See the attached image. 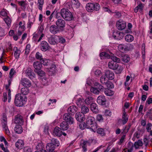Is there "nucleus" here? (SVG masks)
I'll list each match as a JSON object with an SVG mask.
<instances>
[{
  "label": "nucleus",
  "instance_id": "obj_1",
  "mask_svg": "<svg viewBox=\"0 0 152 152\" xmlns=\"http://www.w3.org/2000/svg\"><path fill=\"white\" fill-rule=\"evenodd\" d=\"M86 124L87 128L90 129L92 131L94 132L96 131L97 128V125L94 117L88 116L86 119Z\"/></svg>",
  "mask_w": 152,
  "mask_h": 152
},
{
  "label": "nucleus",
  "instance_id": "obj_2",
  "mask_svg": "<svg viewBox=\"0 0 152 152\" xmlns=\"http://www.w3.org/2000/svg\"><path fill=\"white\" fill-rule=\"evenodd\" d=\"M60 14L63 18L66 21H70L73 18L72 13L67 9L63 8L61 9Z\"/></svg>",
  "mask_w": 152,
  "mask_h": 152
},
{
  "label": "nucleus",
  "instance_id": "obj_3",
  "mask_svg": "<svg viewBox=\"0 0 152 152\" xmlns=\"http://www.w3.org/2000/svg\"><path fill=\"white\" fill-rule=\"evenodd\" d=\"M26 98H23L21 94H18L15 96L14 103L16 106L22 107L25 104Z\"/></svg>",
  "mask_w": 152,
  "mask_h": 152
},
{
  "label": "nucleus",
  "instance_id": "obj_4",
  "mask_svg": "<svg viewBox=\"0 0 152 152\" xmlns=\"http://www.w3.org/2000/svg\"><path fill=\"white\" fill-rule=\"evenodd\" d=\"M73 115L69 113H65L64 115L63 118L65 121L68 123L70 124H72L74 122V119L72 117Z\"/></svg>",
  "mask_w": 152,
  "mask_h": 152
},
{
  "label": "nucleus",
  "instance_id": "obj_5",
  "mask_svg": "<svg viewBox=\"0 0 152 152\" xmlns=\"http://www.w3.org/2000/svg\"><path fill=\"white\" fill-rule=\"evenodd\" d=\"M26 76L31 79L35 77L36 75L33 70L30 68H28L26 70Z\"/></svg>",
  "mask_w": 152,
  "mask_h": 152
},
{
  "label": "nucleus",
  "instance_id": "obj_6",
  "mask_svg": "<svg viewBox=\"0 0 152 152\" xmlns=\"http://www.w3.org/2000/svg\"><path fill=\"white\" fill-rule=\"evenodd\" d=\"M20 83L25 87H29L31 86V81L27 78H22L20 80Z\"/></svg>",
  "mask_w": 152,
  "mask_h": 152
},
{
  "label": "nucleus",
  "instance_id": "obj_7",
  "mask_svg": "<svg viewBox=\"0 0 152 152\" xmlns=\"http://www.w3.org/2000/svg\"><path fill=\"white\" fill-rule=\"evenodd\" d=\"M126 26L125 22L120 20L116 23V26L117 28L120 30H121L125 28Z\"/></svg>",
  "mask_w": 152,
  "mask_h": 152
},
{
  "label": "nucleus",
  "instance_id": "obj_8",
  "mask_svg": "<svg viewBox=\"0 0 152 152\" xmlns=\"http://www.w3.org/2000/svg\"><path fill=\"white\" fill-rule=\"evenodd\" d=\"M41 50L43 51H45L49 50L50 46L49 44L46 41H42L40 45Z\"/></svg>",
  "mask_w": 152,
  "mask_h": 152
},
{
  "label": "nucleus",
  "instance_id": "obj_9",
  "mask_svg": "<svg viewBox=\"0 0 152 152\" xmlns=\"http://www.w3.org/2000/svg\"><path fill=\"white\" fill-rule=\"evenodd\" d=\"M56 25L60 28H64L65 26L66 22L65 20L63 19H58L56 22Z\"/></svg>",
  "mask_w": 152,
  "mask_h": 152
},
{
  "label": "nucleus",
  "instance_id": "obj_10",
  "mask_svg": "<svg viewBox=\"0 0 152 152\" xmlns=\"http://www.w3.org/2000/svg\"><path fill=\"white\" fill-rule=\"evenodd\" d=\"M76 119L79 122H82L85 119L84 114L81 112L77 113L75 115Z\"/></svg>",
  "mask_w": 152,
  "mask_h": 152
},
{
  "label": "nucleus",
  "instance_id": "obj_11",
  "mask_svg": "<svg viewBox=\"0 0 152 152\" xmlns=\"http://www.w3.org/2000/svg\"><path fill=\"white\" fill-rule=\"evenodd\" d=\"M14 121L15 124H18L21 125L23 124L24 122L23 117L20 114H18L15 116Z\"/></svg>",
  "mask_w": 152,
  "mask_h": 152
},
{
  "label": "nucleus",
  "instance_id": "obj_12",
  "mask_svg": "<svg viewBox=\"0 0 152 152\" xmlns=\"http://www.w3.org/2000/svg\"><path fill=\"white\" fill-rule=\"evenodd\" d=\"M50 31L52 34H55L59 32V28L57 26L52 25L50 27Z\"/></svg>",
  "mask_w": 152,
  "mask_h": 152
},
{
  "label": "nucleus",
  "instance_id": "obj_13",
  "mask_svg": "<svg viewBox=\"0 0 152 152\" xmlns=\"http://www.w3.org/2000/svg\"><path fill=\"white\" fill-rule=\"evenodd\" d=\"M105 76L110 80H112L114 78V74L113 72L110 70H107L104 73Z\"/></svg>",
  "mask_w": 152,
  "mask_h": 152
},
{
  "label": "nucleus",
  "instance_id": "obj_14",
  "mask_svg": "<svg viewBox=\"0 0 152 152\" xmlns=\"http://www.w3.org/2000/svg\"><path fill=\"white\" fill-rule=\"evenodd\" d=\"M129 116L126 114L125 112V109H124L123 111V113L122 115V118L121 121H122V124H126L128 121ZM120 121L121 120L120 119Z\"/></svg>",
  "mask_w": 152,
  "mask_h": 152
},
{
  "label": "nucleus",
  "instance_id": "obj_15",
  "mask_svg": "<svg viewBox=\"0 0 152 152\" xmlns=\"http://www.w3.org/2000/svg\"><path fill=\"white\" fill-rule=\"evenodd\" d=\"M106 101V99L104 96H99L97 99V102L101 105L105 104Z\"/></svg>",
  "mask_w": 152,
  "mask_h": 152
},
{
  "label": "nucleus",
  "instance_id": "obj_16",
  "mask_svg": "<svg viewBox=\"0 0 152 152\" xmlns=\"http://www.w3.org/2000/svg\"><path fill=\"white\" fill-rule=\"evenodd\" d=\"M61 130V129L58 126L56 127L53 130V135L59 137L61 136L62 132Z\"/></svg>",
  "mask_w": 152,
  "mask_h": 152
},
{
  "label": "nucleus",
  "instance_id": "obj_17",
  "mask_svg": "<svg viewBox=\"0 0 152 152\" xmlns=\"http://www.w3.org/2000/svg\"><path fill=\"white\" fill-rule=\"evenodd\" d=\"M33 66L35 69L34 71L40 70L42 67L41 63L39 61H35L33 64Z\"/></svg>",
  "mask_w": 152,
  "mask_h": 152
},
{
  "label": "nucleus",
  "instance_id": "obj_18",
  "mask_svg": "<svg viewBox=\"0 0 152 152\" xmlns=\"http://www.w3.org/2000/svg\"><path fill=\"white\" fill-rule=\"evenodd\" d=\"M108 66L110 69L115 70L118 67V64L113 61H111L108 63Z\"/></svg>",
  "mask_w": 152,
  "mask_h": 152
},
{
  "label": "nucleus",
  "instance_id": "obj_19",
  "mask_svg": "<svg viewBox=\"0 0 152 152\" xmlns=\"http://www.w3.org/2000/svg\"><path fill=\"white\" fill-rule=\"evenodd\" d=\"M67 111L68 113H70L72 115H74L77 111V108L75 106H71L68 108Z\"/></svg>",
  "mask_w": 152,
  "mask_h": 152
},
{
  "label": "nucleus",
  "instance_id": "obj_20",
  "mask_svg": "<svg viewBox=\"0 0 152 152\" xmlns=\"http://www.w3.org/2000/svg\"><path fill=\"white\" fill-rule=\"evenodd\" d=\"M91 109L95 113H97L99 112V110L97 105L95 103H93L90 105Z\"/></svg>",
  "mask_w": 152,
  "mask_h": 152
},
{
  "label": "nucleus",
  "instance_id": "obj_21",
  "mask_svg": "<svg viewBox=\"0 0 152 152\" xmlns=\"http://www.w3.org/2000/svg\"><path fill=\"white\" fill-rule=\"evenodd\" d=\"M46 148L49 152H55L54 151L55 146L51 143H48L46 146Z\"/></svg>",
  "mask_w": 152,
  "mask_h": 152
},
{
  "label": "nucleus",
  "instance_id": "obj_22",
  "mask_svg": "<svg viewBox=\"0 0 152 152\" xmlns=\"http://www.w3.org/2000/svg\"><path fill=\"white\" fill-rule=\"evenodd\" d=\"M113 36L115 39L119 40L123 37V33L118 31L114 33Z\"/></svg>",
  "mask_w": 152,
  "mask_h": 152
},
{
  "label": "nucleus",
  "instance_id": "obj_23",
  "mask_svg": "<svg viewBox=\"0 0 152 152\" xmlns=\"http://www.w3.org/2000/svg\"><path fill=\"white\" fill-rule=\"evenodd\" d=\"M60 127L61 129L63 130H66L69 128L68 123L66 121H64L61 124Z\"/></svg>",
  "mask_w": 152,
  "mask_h": 152
},
{
  "label": "nucleus",
  "instance_id": "obj_24",
  "mask_svg": "<svg viewBox=\"0 0 152 152\" xmlns=\"http://www.w3.org/2000/svg\"><path fill=\"white\" fill-rule=\"evenodd\" d=\"M94 6L93 3H88L86 4V9L88 12H92L93 11V6Z\"/></svg>",
  "mask_w": 152,
  "mask_h": 152
},
{
  "label": "nucleus",
  "instance_id": "obj_25",
  "mask_svg": "<svg viewBox=\"0 0 152 152\" xmlns=\"http://www.w3.org/2000/svg\"><path fill=\"white\" fill-rule=\"evenodd\" d=\"M90 141L89 140H87L83 141V143L80 144L84 152H85L87 151L86 147L87 145H90Z\"/></svg>",
  "mask_w": 152,
  "mask_h": 152
},
{
  "label": "nucleus",
  "instance_id": "obj_26",
  "mask_svg": "<svg viewBox=\"0 0 152 152\" xmlns=\"http://www.w3.org/2000/svg\"><path fill=\"white\" fill-rule=\"evenodd\" d=\"M24 142L23 140H19L15 143L16 147L19 149H22L24 145Z\"/></svg>",
  "mask_w": 152,
  "mask_h": 152
},
{
  "label": "nucleus",
  "instance_id": "obj_27",
  "mask_svg": "<svg viewBox=\"0 0 152 152\" xmlns=\"http://www.w3.org/2000/svg\"><path fill=\"white\" fill-rule=\"evenodd\" d=\"M14 130L16 133L21 134L23 132V128L21 125H16L14 128Z\"/></svg>",
  "mask_w": 152,
  "mask_h": 152
},
{
  "label": "nucleus",
  "instance_id": "obj_28",
  "mask_svg": "<svg viewBox=\"0 0 152 152\" xmlns=\"http://www.w3.org/2000/svg\"><path fill=\"white\" fill-rule=\"evenodd\" d=\"M85 100V103L87 105H91L93 103L94 99L91 96H88Z\"/></svg>",
  "mask_w": 152,
  "mask_h": 152
},
{
  "label": "nucleus",
  "instance_id": "obj_29",
  "mask_svg": "<svg viewBox=\"0 0 152 152\" xmlns=\"http://www.w3.org/2000/svg\"><path fill=\"white\" fill-rule=\"evenodd\" d=\"M143 145V143L141 140H139L137 141L134 142V146L136 149L139 148L140 146H142Z\"/></svg>",
  "mask_w": 152,
  "mask_h": 152
},
{
  "label": "nucleus",
  "instance_id": "obj_30",
  "mask_svg": "<svg viewBox=\"0 0 152 152\" xmlns=\"http://www.w3.org/2000/svg\"><path fill=\"white\" fill-rule=\"evenodd\" d=\"M13 50L15 51L14 55L15 58H18L20 52V50L17 47H15L13 48Z\"/></svg>",
  "mask_w": 152,
  "mask_h": 152
},
{
  "label": "nucleus",
  "instance_id": "obj_31",
  "mask_svg": "<svg viewBox=\"0 0 152 152\" xmlns=\"http://www.w3.org/2000/svg\"><path fill=\"white\" fill-rule=\"evenodd\" d=\"M125 39L126 42H131L133 41L134 37L133 36L130 34H127L125 36Z\"/></svg>",
  "mask_w": 152,
  "mask_h": 152
},
{
  "label": "nucleus",
  "instance_id": "obj_32",
  "mask_svg": "<svg viewBox=\"0 0 152 152\" xmlns=\"http://www.w3.org/2000/svg\"><path fill=\"white\" fill-rule=\"evenodd\" d=\"M81 107V110L82 112L81 113L84 114H86L89 111V110L88 107L87 106L84 105H83Z\"/></svg>",
  "mask_w": 152,
  "mask_h": 152
},
{
  "label": "nucleus",
  "instance_id": "obj_33",
  "mask_svg": "<svg viewBox=\"0 0 152 152\" xmlns=\"http://www.w3.org/2000/svg\"><path fill=\"white\" fill-rule=\"evenodd\" d=\"M100 56L101 59L110 58L109 55L105 52L101 53L100 54Z\"/></svg>",
  "mask_w": 152,
  "mask_h": 152
},
{
  "label": "nucleus",
  "instance_id": "obj_34",
  "mask_svg": "<svg viewBox=\"0 0 152 152\" xmlns=\"http://www.w3.org/2000/svg\"><path fill=\"white\" fill-rule=\"evenodd\" d=\"M48 42L52 45H55L56 44V42L54 37L51 36L48 38Z\"/></svg>",
  "mask_w": 152,
  "mask_h": 152
},
{
  "label": "nucleus",
  "instance_id": "obj_35",
  "mask_svg": "<svg viewBox=\"0 0 152 152\" xmlns=\"http://www.w3.org/2000/svg\"><path fill=\"white\" fill-rule=\"evenodd\" d=\"M85 100L84 99L79 98L78 99L77 101V104L78 106L81 107L83 105H84V102Z\"/></svg>",
  "mask_w": 152,
  "mask_h": 152
},
{
  "label": "nucleus",
  "instance_id": "obj_36",
  "mask_svg": "<svg viewBox=\"0 0 152 152\" xmlns=\"http://www.w3.org/2000/svg\"><path fill=\"white\" fill-rule=\"evenodd\" d=\"M105 75H102L100 78V82L103 84H105L109 81L105 77Z\"/></svg>",
  "mask_w": 152,
  "mask_h": 152
},
{
  "label": "nucleus",
  "instance_id": "obj_37",
  "mask_svg": "<svg viewBox=\"0 0 152 152\" xmlns=\"http://www.w3.org/2000/svg\"><path fill=\"white\" fill-rule=\"evenodd\" d=\"M130 60V58L128 55L125 54L122 56V60L124 62L128 63Z\"/></svg>",
  "mask_w": 152,
  "mask_h": 152
},
{
  "label": "nucleus",
  "instance_id": "obj_38",
  "mask_svg": "<svg viewBox=\"0 0 152 152\" xmlns=\"http://www.w3.org/2000/svg\"><path fill=\"white\" fill-rule=\"evenodd\" d=\"M95 86L96 88L99 90V92L101 91H103L104 89V87L103 86L98 83H95Z\"/></svg>",
  "mask_w": 152,
  "mask_h": 152
},
{
  "label": "nucleus",
  "instance_id": "obj_39",
  "mask_svg": "<svg viewBox=\"0 0 152 152\" xmlns=\"http://www.w3.org/2000/svg\"><path fill=\"white\" fill-rule=\"evenodd\" d=\"M105 94L108 96H111L114 94L113 91L109 89H106L104 90Z\"/></svg>",
  "mask_w": 152,
  "mask_h": 152
},
{
  "label": "nucleus",
  "instance_id": "obj_40",
  "mask_svg": "<svg viewBox=\"0 0 152 152\" xmlns=\"http://www.w3.org/2000/svg\"><path fill=\"white\" fill-rule=\"evenodd\" d=\"M51 143H52L54 146L58 147L60 145L59 141L56 139L53 138L51 140Z\"/></svg>",
  "mask_w": 152,
  "mask_h": 152
},
{
  "label": "nucleus",
  "instance_id": "obj_41",
  "mask_svg": "<svg viewBox=\"0 0 152 152\" xmlns=\"http://www.w3.org/2000/svg\"><path fill=\"white\" fill-rule=\"evenodd\" d=\"M110 59L114 61V62L120 63L121 61V60L119 58L115 56H111L110 57Z\"/></svg>",
  "mask_w": 152,
  "mask_h": 152
},
{
  "label": "nucleus",
  "instance_id": "obj_42",
  "mask_svg": "<svg viewBox=\"0 0 152 152\" xmlns=\"http://www.w3.org/2000/svg\"><path fill=\"white\" fill-rule=\"evenodd\" d=\"M28 87H25L21 88V91L22 94L23 95H26L29 92V89Z\"/></svg>",
  "mask_w": 152,
  "mask_h": 152
},
{
  "label": "nucleus",
  "instance_id": "obj_43",
  "mask_svg": "<svg viewBox=\"0 0 152 152\" xmlns=\"http://www.w3.org/2000/svg\"><path fill=\"white\" fill-rule=\"evenodd\" d=\"M94 7H93V11H99L100 8V5L97 3H93Z\"/></svg>",
  "mask_w": 152,
  "mask_h": 152
},
{
  "label": "nucleus",
  "instance_id": "obj_44",
  "mask_svg": "<svg viewBox=\"0 0 152 152\" xmlns=\"http://www.w3.org/2000/svg\"><path fill=\"white\" fill-rule=\"evenodd\" d=\"M4 20L8 26H9L10 25L11 23V20L10 18L8 16H7L4 19Z\"/></svg>",
  "mask_w": 152,
  "mask_h": 152
},
{
  "label": "nucleus",
  "instance_id": "obj_45",
  "mask_svg": "<svg viewBox=\"0 0 152 152\" xmlns=\"http://www.w3.org/2000/svg\"><path fill=\"white\" fill-rule=\"evenodd\" d=\"M96 131L97 132L102 136H103L105 134L104 130L102 128H99Z\"/></svg>",
  "mask_w": 152,
  "mask_h": 152
},
{
  "label": "nucleus",
  "instance_id": "obj_46",
  "mask_svg": "<svg viewBox=\"0 0 152 152\" xmlns=\"http://www.w3.org/2000/svg\"><path fill=\"white\" fill-rule=\"evenodd\" d=\"M118 50L120 52H123L125 51L126 47L124 45L121 44L118 46Z\"/></svg>",
  "mask_w": 152,
  "mask_h": 152
},
{
  "label": "nucleus",
  "instance_id": "obj_47",
  "mask_svg": "<svg viewBox=\"0 0 152 152\" xmlns=\"http://www.w3.org/2000/svg\"><path fill=\"white\" fill-rule=\"evenodd\" d=\"M91 91L94 94H98L100 92L95 87H92L90 89Z\"/></svg>",
  "mask_w": 152,
  "mask_h": 152
},
{
  "label": "nucleus",
  "instance_id": "obj_48",
  "mask_svg": "<svg viewBox=\"0 0 152 152\" xmlns=\"http://www.w3.org/2000/svg\"><path fill=\"white\" fill-rule=\"evenodd\" d=\"M35 57L37 59L39 60L40 61L43 59V57L42 54L39 52L36 53L35 55Z\"/></svg>",
  "mask_w": 152,
  "mask_h": 152
},
{
  "label": "nucleus",
  "instance_id": "obj_49",
  "mask_svg": "<svg viewBox=\"0 0 152 152\" xmlns=\"http://www.w3.org/2000/svg\"><path fill=\"white\" fill-rule=\"evenodd\" d=\"M72 2V4L74 5L76 8H78L79 7L80 5V3L78 0H73Z\"/></svg>",
  "mask_w": 152,
  "mask_h": 152
},
{
  "label": "nucleus",
  "instance_id": "obj_50",
  "mask_svg": "<svg viewBox=\"0 0 152 152\" xmlns=\"http://www.w3.org/2000/svg\"><path fill=\"white\" fill-rule=\"evenodd\" d=\"M105 85L107 86V87L110 88H113L114 87L113 84L110 81H108Z\"/></svg>",
  "mask_w": 152,
  "mask_h": 152
},
{
  "label": "nucleus",
  "instance_id": "obj_51",
  "mask_svg": "<svg viewBox=\"0 0 152 152\" xmlns=\"http://www.w3.org/2000/svg\"><path fill=\"white\" fill-rule=\"evenodd\" d=\"M128 148H129V149L128 150L127 152H131L133 149L134 145L132 143L130 142H128Z\"/></svg>",
  "mask_w": 152,
  "mask_h": 152
},
{
  "label": "nucleus",
  "instance_id": "obj_52",
  "mask_svg": "<svg viewBox=\"0 0 152 152\" xmlns=\"http://www.w3.org/2000/svg\"><path fill=\"white\" fill-rule=\"evenodd\" d=\"M58 42L62 44H64L66 42V40L64 38L61 36H58Z\"/></svg>",
  "mask_w": 152,
  "mask_h": 152
},
{
  "label": "nucleus",
  "instance_id": "obj_53",
  "mask_svg": "<svg viewBox=\"0 0 152 152\" xmlns=\"http://www.w3.org/2000/svg\"><path fill=\"white\" fill-rule=\"evenodd\" d=\"M79 128L81 129H84L87 128V125L86 123H81L79 124Z\"/></svg>",
  "mask_w": 152,
  "mask_h": 152
},
{
  "label": "nucleus",
  "instance_id": "obj_54",
  "mask_svg": "<svg viewBox=\"0 0 152 152\" xmlns=\"http://www.w3.org/2000/svg\"><path fill=\"white\" fill-rule=\"evenodd\" d=\"M30 48V44H28L26 45V51L25 52V54L26 55L28 54Z\"/></svg>",
  "mask_w": 152,
  "mask_h": 152
},
{
  "label": "nucleus",
  "instance_id": "obj_55",
  "mask_svg": "<svg viewBox=\"0 0 152 152\" xmlns=\"http://www.w3.org/2000/svg\"><path fill=\"white\" fill-rule=\"evenodd\" d=\"M116 70V72L117 74L121 73L123 70V68L122 66H119Z\"/></svg>",
  "mask_w": 152,
  "mask_h": 152
},
{
  "label": "nucleus",
  "instance_id": "obj_56",
  "mask_svg": "<svg viewBox=\"0 0 152 152\" xmlns=\"http://www.w3.org/2000/svg\"><path fill=\"white\" fill-rule=\"evenodd\" d=\"M6 34L4 29L0 27V37L4 36Z\"/></svg>",
  "mask_w": 152,
  "mask_h": 152
},
{
  "label": "nucleus",
  "instance_id": "obj_57",
  "mask_svg": "<svg viewBox=\"0 0 152 152\" xmlns=\"http://www.w3.org/2000/svg\"><path fill=\"white\" fill-rule=\"evenodd\" d=\"M48 81L46 78H43L42 79V83L43 85H48Z\"/></svg>",
  "mask_w": 152,
  "mask_h": 152
},
{
  "label": "nucleus",
  "instance_id": "obj_58",
  "mask_svg": "<svg viewBox=\"0 0 152 152\" xmlns=\"http://www.w3.org/2000/svg\"><path fill=\"white\" fill-rule=\"evenodd\" d=\"M35 72L37 73L39 75L41 76H42L45 74V72L42 70H37L35 71Z\"/></svg>",
  "mask_w": 152,
  "mask_h": 152
},
{
  "label": "nucleus",
  "instance_id": "obj_59",
  "mask_svg": "<svg viewBox=\"0 0 152 152\" xmlns=\"http://www.w3.org/2000/svg\"><path fill=\"white\" fill-rule=\"evenodd\" d=\"M96 119L99 122H102L103 120L102 116L101 115H98L97 116Z\"/></svg>",
  "mask_w": 152,
  "mask_h": 152
},
{
  "label": "nucleus",
  "instance_id": "obj_60",
  "mask_svg": "<svg viewBox=\"0 0 152 152\" xmlns=\"http://www.w3.org/2000/svg\"><path fill=\"white\" fill-rule=\"evenodd\" d=\"M16 72L14 70L13 68H12L10 72V77L11 78L12 77L13 75Z\"/></svg>",
  "mask_w": 152,
  "mask_h": 152
},
{
  "label": "nucleus",
  "instance_id": "obj_61",
  "mask_svg": "<svg viewBox=\"0 0 152 152\" xmlns=\"http://www.w3.org/2000/svg\"><path fill=\"white\" fill-rule=\"evenodd\" d=\"M152 124L151 123H148L146 125V129L148 132H149V130L151 129Z\"/></svg>",
  "mask_w": 152,
  "mask_h": 152
},
{
  "label": "nucleus",
  "instance_id": "obj_62",
  "mask_svg": "<svg viewBox=\"0 0 152 152\" xmlns=\"http://www.w3.org/2000/svg\"><path fill=\"white\" fill-rule=\"evenodd\" d=\"M42 142H40L38 143L37 145L36 146V148L38 150H41V149H42Z\"/></svg>",
  "mask_w": 152,
  "mask_h": 152
},
{
  "label": "nucleus",
  "instance_id": "obj_63",
  "mask_svg": "<svg viewBox=\"0 0 152 152\" xmlns=\"http://www.w3.org/2000/svg\"><path fill=\"white\" fill-rule=\"evenodd\" d=\"M56 66L54 64H52L51 65L49 71L52 72H54L55 70L56 69Z\"/></svg>",
  "mask_w": 152,
  "mask_h": 152
},
{
  "label": "nucleus",
  "instance_id": "obj_64",
  "mask_svg": "<svg viewBox=\"0 0 152 152\" xmlns=\"http://www.w3.org/2000/svg\"><path fill=\"white\" fill-rule=\"evenodd\" d=\"M23 151L24 152H31V149L28 147L24 148L23 149Z\"/></svg>",
  "mask_w": 152,
  "mask_h": 152
}]
</instances>
